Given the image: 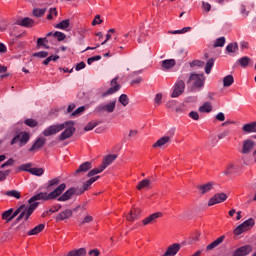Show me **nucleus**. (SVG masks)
Here are the masks:
<instances>
[{"label": "nucleus", "mask_w": 256, "mask_h": 256, "mask_svg": "<svg viewBox=\"0 0 256 256\" xmlns=\"http://www.w3.org/2000/svg\"><path fill=\"white\" fill-rule=\"evenodd\" d=\"M67 189V185L65 183L60 184L55 190L50 192L49 194L47 192H40L34 196H32L29 200V207H24V211L26 214H28L30 217L33 215V211L39 207V202L37 201H49L51 199H57V197L61 196L63 191Z\"/></svg>", "instance_id": "f257e3e1"}, {"label": "nucleus", "mask_w": 256, "mask_h": 256, "mask_svg": "<svg viewBox=\"0 0 256 256\" xmlns=\"http://www.w3.org/2000/svg\"><path fill=\"white\" fill-rule=\"evenodd\" d=\"M61 131L63 132L61 133ZM75 131H77V128H75V122L70 120L62 124H55L47 127L42 132V135L44 137H51V135H57V133H61L58 136V139L59 141H65V139H71V137L75 135Z\"/></svg>", "instance_id": "f03ea898"}, {"label": "nucleus", "mask_w": 256, "mask_h": 256, "mask_svg": "<svg viewBox=\"0 0 256 256\" xmlns=\"http://www.w3.org/2000/svg\"><path fill=\"white\" fill-rule=\"evenodd\" d=\"M192 84V91H201L205 86V75L192 73L187 81V85Z\"/></svg>", "instance_id": "7ed1b4c3"}, {"label": "nucleus", "mask_w": 256, "mask_h": 256, "mask_svg": "<svg viewBox=\"0 0 256 256\" xmlns=\"http://www.w3.org/2000/svg\"><path fill=\"white\" fill-rule=\"evenodd\" d=\"M30 139L31 134H29V132L22 131L15 135V137L11 140L10 145H15V143L19 141V147H25V145L29 143Z\"/></svg>", "instance_id": "20e7f679"}, {"label": "nucleus", "mask_w": 256, "mask_h": 256, "mask_svg": "<svg viewBox=\"0 0 256 256\" xmlns=\"http://www.w3.org/2000/svg\"><path fill=\"white\" fill-rule=\"evenodd\" d=\"M115 107H117V100H113L106 104H99L95 108L96 113H113L115 111Z\"/></svg>", "instance_id": "39448f33"}, {"label": "nucleus", "mask_w": 256, "mask_h": 256, "mask_svg": "<svg viewBox=\"0 0 256 256\" xmlns=\"http://www.w3.org/2000/svg\"><path fill=\"white\" fill-rule=\"evenodd\" d=\"M184 91H185V82L178 78L176 83L174 84L171 97L173 99H175V98L179 97L180 95H183Z\"/></svg>", "instance_id": "423d86ee"}, {"label": "nucleus", "mask_w": 256, "mask_h": 256, "mask_svg": "<svg viewBox=\"0 0 256 256\" xmlns=\"http://www.w3.org/2000/svg\"><path fill=\"white\" fill-rule=\"evenodd\" d=\"M256 148V142L252 139H246L242 142V155H249Z\"/></svg>", "instance_id": "0eeeda50"}, {"label": "nucleus", "mask_w": 256, "mask_h": 256, "mask_svg": "<svg viewBox=\"0 0 256 256\" xmlns=\"http://www.w3.org/2000/svg\"><path fill=\"white\" fill-rule=\"evenodd\" d=\"M227 201V194L225 193H217L208 201V207H213V205H217L219 203H223Z\"/></svg>", "instance_id": "6e6552de"}, {"label": "nucleus", "mask_w": 256, "mask_h": 256, "mask_svg": "<svg viewBox=\"0 0 256 256\" xmlns=\"http://www.w3.org/2000/svg\"><path fill=\"white\" fill-rule=\"evenodd\" d=\"M45 143H47V139L45 137H38L33 145L29 148L30 153H33V151H39V149L45 147Z\"/></svg>", "instance_id": "1a4fd4ad"}, {"label": "nucleus", "mask_w": 256, "mask_h": 256, "mask_svg": "<svg viewBox=\"0 0 256 256\" xmlns=\"http://www.w3.org/2000/svg\"><path fill=\"white\" fill-rule=\"evenodd\" d=\"M117 77L112 79L111 86L106 92L102 94V97H107L109 95H113V93H117L119 89H121V85L117 84Z\"/></svg>", "instance_id": "9d476101"}, {"label": "nucleus", "mask_w": 256, "mask_h": 256, "mask_svg": "<svg viewBox=\"0 0 256 256\" xmlns=\"http://www.w3.org/2000/svg\"><path fill=\"white\" fill-rule=\"evenodd\" d=\"M160 217H163V213L161 212H155L153 214H151L150 216L146 217L142 223L143 225H151L153 223H157V220L160 218Z\"/></svg>", "instance_id": "9b49d317"}, {"label": "nucleus", "mask_w": 256, "mask_h": 256, "mask_svg": "<svg viewBox=\"0 0 256 256\" xmlns=\"http://www.w3.org/2000/svg\"><path fill=\"white\" fill-rule=\"evenodd\" d=\"M79 193V189L77 188H70L68 189L63 195L58 197V201H69L73 195H77Z\"/></svg>", "instance_id": "f8f14e48"}, {"label": "nucleus", "mask_w": 256, "mask_h": 256, "mask_svg": "<svg viewBox=\"0 0 256 256\" xmlns=\"http://www.w3.org/2000/svg\"><path fill=\"white\" fill-rule=\"evenodd\" d=\"M169 143H171V137L170 136H163L160 139H158L154 144H153V148L157 149V147L161 148V147H167L169 145Z\"/></svg>", "instance_id": "ddd939ff"}, {"label": "nucleus", "mask_w": 256, "mask_h": 256, "mask_svg": "<svg viewBox=\"0 0 256 256\" xmlns=\"http://www.w3.org/2000/svg\"><path fill=\"white\" fill-rule=\"evenodd\" d=\"M73 217V210L65 209L61 211L56 217V221H65L66 219H71Z\"/></svg>", "instance_id": "4468645a"}, {"label": "nucleus", "mask_w": 256, "mask_h": 256, "mask_svg": "<svg viewBox=\"0 0 256 256\" xmlns=\"http://www.w3.org/2000/svg\"><path fill=\"white\" fill-rule=\"evenodd\" d=\"M101 176H96V177H92L89 180H87L84 184H83V188L78 189V193L77 195H83L84 191H87V189H89V187H91L92 184L95 183V181H97L98 179H100Z\"/></svg>", "instance_id": "2eb2a0df"}, {"label": "nucleus", "mask_w": 256, "mask_h": 256, "mask_svg": "<svg viewBox=\"0 0 256 256\" xmlns=\"http://www.w3.org/2000/svg\"><path fill=\"white\" fill-rule=\"evenodd\" d=\"M252 248L249 245L242 246L235 250L232 256H247L249 253H251Z\"/></svg>", "instance_id": "dca6fc26"}, {"label": "nucleus", "mask_w": 256, "mask_h": 256, "mask_svg": "<svg viewBox=\"0 0 256 256\" xmlns=\"http://www.w3.org/2000/svg\"><path fill=\"white\" fill-rule=\"evenodd\" d=\"M214 185H215V183L208 182V183L203 184V185H198L197 189H198V191H200L201 195H205V193H209V191H211L213 189Z\"/></svg>", "instance_id": "f3484780"}, {"label": "nucleus", "mask_w": 256, "mask_h": 256, "mask_svg": "<svg viewBox=\"0 0 256 256\" xmlns=\"http://www.w3.org/2000/svg\"><path fill=\"white\" fill-rule=\"evenodd\" d=\"M141 215V209L139 208H133L130 213L127 215L126 219L127 221H135L139 219V216Z\"/></svg>", "instance_id": "a211bd4d"}, {"label": "nucleus", "mask_w": 256, "mask_h": 256, "mask_svg": "<svg viewBox=\"0 0 256 256\" xmlns=\"http://www.w3.org/2000/svg\"><path fill=\"white\" fill-rule=\"evenodd\" d=\"M223 241H225V236H220L206 247V251H213V249L219 247Z\"/></svg>", "instance_id": "6ab92c4d"}, {"label": "nucleus", "mask_w": 256, "mask_h": 256, "mask_svg": "<svg viewBox=\"0 0 256 256\" xmlns=\"http://www.w3.org/2000/svg\"><path fill=\"white\" fill-rule=\"evenodd\" d=\"M223 241H225V236H220L206 247V251H213V249L219 247Z\"/></svg>", "instance_id": "aec40b11"}, {"label": "nucleus", "mask_w": 256, "mask_h": 256, "mask_svg": "<svg viewBox=\"0 0 256 256\" xmlns=\"http://www.w3.org/2000/svg\"><path fill=\"white\" fill-rule=\"evenodd\" d=\"M115 159H117V154H109L104 158L101 166L103 169H107V167H109V165H111Z\"/></svg>", "instance_id": "412c9836"}, {"label": "nucleus", "mask_w": 256, "mask_h": 256, "mask_svg": "<svg viewBox=\"0 0 256 256\" xmlns=\"http://www.w3.org/2000/svg\"><path fill=\"white\" fill-rule=\"evenodd\" d=\"M91 167H93V165L91 164V162L86 161L84 163H82L79 168L76 170V174L79 173H87V171H89V169H91Z\"/></svg>", "instance_id": "4be33fe9"}, {"label": "nucleus", "mask_w": 256, "mask_h": 256, "mask_svg": "<svg viewBox=\"0 0 256 256\" xmlns=\"http://www.w3.org/2000/svg\"><path fill=\"white\" fill-rule=\"evenodd\" d=\"M18 25L21 27H33L35 25V21L29 17H25L22 20L18 21Z\"/></svg>", "instance_id": "5701e85b"}, {"label": "nucleus", "mask_w": 256, "mask_h": 256, "mask_svg": "<svg viewBox=\"0 0 256 256\" xmlns=\"http://www.w3.org/2000/svg\"><path fill=\"white\" fill-rule=\"evenodd\" d=\"M60 183H61L60 177L53 178L48 181L46 189H48V191H53V187H57V185H59Z\"/></svg>", "instance_id": "b1692460"}, {"label": "nucleus", "mask_w": 256, "mask_h": 256, "mask_svg": "<svg viewBox=\"0 0 256 256\" xmlns=\"http://www.w3.org/2000/svg\"><path fill=\"white\" fill-rule=\"evenodd\" d=\"M242 131H244V133H256V122L245 124L242 127Z\"/></svg>", "instance_id": "393cba45"}, {"label": "nucleus", "mask_w": 256, "mask_h": 256, "mask_svg": "<svg viewBox=\"0 0 256 256\" xmlns=\"http://www.w3.org/2000/svg\"><path fill=\"white\" fill-rule=\"evenodd\" d=\"M176 61L175 59H167V60H163L161 62V67L162 69H173V67L176 65Z\"/></svg>", "instance_id": "a878e982"}, {"label": "nucleus", "mask_w": 256, "mask_h": 256, "mask_svg": "<svg viewBox=\"0 0 256 256\" xmlns=\"http://www.w3.org/2000/svg\"><path fill=\"white\" fill-rule=\"evenodd\" d=\"M13 211V208H10L2 213V219L6 221V223L13 221Z\"/></svg>", "instance_id": "bb28decb"}, {"label": "nucleus", "mask_w": 256, "mask_h": 256, "mask_svg": "<svg viewBox=\"0 0 256 256\" xmlns=\"http://www.w3.org/2000/svg\"><path fill=\"white\" fill-rule=\"evenodd\" d=\"M87 250L85 248L74 249L67 253V256H86Z\"/></svg>", "instance_id": "cd10ccee"}, {"label": "nucleus", "mask_w": 256, "mask_h": 256, "mask_svg": "<svg viewBox=\"0 0 256 256\" xmlns=\"http://www.w3.org/2000/svg\"><path fill=\"white\" fill-rule=\"evenodd\" d=\"M149 187H151V180L149 179H144L137 185L138 191H141L142 189H149Z\"/></svg>", "instance_id": "c85d7f7f"}, {"label": "nucleus", "mask_w": 256, "mask_h": 256, "mask_svg": "<svg viewBox=\"0 0 256 256\" xmlns=\"http://www.w3.org/2000/svg\"><path fill=\"white\" fill-rule=\"evenodd\" d=\"M46 37H55L58 41H63L65 40L66 35L63 32L56 31L55 33L49 32L46 34Z\"/></svg>", "instance_id": "c756f323"}, {"label": "nucleus", "mask_w": 256, "mask_h": 256, "mask_svg": "<svg viewBox=\"0 0 256 256\" xmlns=\"http://www.w3.org/2000/svg\"><path fill=\"white\" fill-rule=\"evenodd\" d=\"M45 229V224H39L36 227H34L32 230H30L27 235H39L41 231Z\"/></svg>", "instance_id": "7c9ffc66"}, {"label": "nucleus", "mask_w": 256, "mask_h": 256, "mask_svg": "<svg viewBox=\"0 0 256 256\" xmlns=\"http://www.w3.org/2000/svg\"><path fill=\"white\" fill-rule=\"evenodd\" d=\"M213 111V106H211V103L206 102L204 105L199 107L200 113H211Z\"/></svg>", "instance_id": "2f4dec72"}, {"label": "nucleus", "mask_w": 256, "mask_h": 256, "mask_svg": "<svg viewBox=\"0 0 256 256\" xmlns=\"http://www.w3.org/2000/svg\"><path fill=\"white\" fill-rule=\"evenodd\" d=\"M235 83V78H233V75H227L223 78V87H231Z\"/></svg>", "instance_id": "473e14b6"}, {"label": "nucleus", "mask_w": 256, "mask_h": 256, "mask_svg": "<svg viewBox=\"0 0 256 256\" xmlns=\"http://www.w3.org/2000/svg\"><path fill=\"white\" fill-rule=\"evenodd\" d=\"M103 171H105V168L100 165L88 172L87 177H95V175H99V173H103Z\"/></svg>", "instance_id": "72a5a7b5"}, {"label": "nucleus", "mask_w": 256, "mask_h": 256, "mask_svg": "<svg viewBox=\"0 0 256 256\" xmlns=\"http://www.w3.org/2000/svg\"><path fill=\"white\" fill-rule=\"evenodd\" d=\"M213 65H215V60L213 58H210L205 66V73L206 75H209L211 73V70L213 69Z\"/></svg>", "instance_id": "f704fd0d"}, {"label": "nucleus", "mask_w": 256, "mask_h": 256, "mask_svg": "<svg viewBox=\"0 0 256 256\" xmlns=\"http://www.w3.org/2000/svg\"><path fill=\"white\" fill-rule=\"evenodd\" d=\"M239 65L243 68L249 67V63H251V58L244 56L238 60Z\"/></svg>", "instance_id": "c9c22d12"}, {"label": "nucleus", "mask_w": 256, "mask_h": 256, "mask_svg": "<svg viewBox=\"0 0 256 256\" xmlns=\"http://www.w3.org/2000/svg\"><path fill=\"white\" fill-rule=\"evenodd\" d=\"M237 49H239V45L237 44V42L230 43L226 46V51L228 53H235V51H237Z\"/></svg>", "instance_id": "e433bc0d"}, {"label": "nucleus", "mask_w": 256, "mask_h": 256, "mask_svg": "<svg viewBox=\"0 0 256 256\" xmlns=\"http://www.w3.org/2000/svg\"><path fill=\"white\" fill-rule=\"evenodd\" d=\"M7 197H14L15 199H21V192L17 190H10L5 193Z\"/></svg>", "instance_id": "4c0bfd02"}, {"label": "nucleus", "mask_w": 256, "mask_h": 256, "mask_svg": "<svg viewBox=\"0 0 256 256\" xmlns=\"http://www.w3.org/2000/svg\"><path fill=\"white\" fill-rule=\"evenodd\" d=\"M119 103H121L123 107H127V105H129V97L126 94H121L119 97Z\"/></svg>", "instance_id": "58836bf2"}, {"label": "nucleus", "mask_w": 256, "mask_h": 256, "mask_svg": "<svg viewBox=\"0 0 256 256\" xmlns=\"http://www.w3.org/2000/svg\"><path fill=\"white\" fill-rule=\"evenodd\" d=\"M31 175H35L36 177H41L45 173V170L43 168H32L30 170Z\"/></svg>", "instance_id": "ea45409f"}, {"label": "nucleus", "mask_w": 256, "mask_h": 256, "mask_svg": "<svg viewBox=\"0 0 256 256\" xmlns=\"http://www.w3.org/2000/svg\"><path fill=\"white\" fill-rule=\"evenodd\" d=\"M69 19L62 20L59 24L56 25V29H67L69 27Z\"/></svg>", "instance_id": "a19ab883"}, {"label": "nucleus", "mask_w": 256, "mask_h": 256, "mask_svg": "<svg viewBox=\"0 0 256 256\" xmlns=\"http://www.w3.org/2000/svg\"><path fill=\"white\" fill-rule=\"evenodd\" d=\"M24 123L25 125H27V127H31V128L37 127V125H39V123L35 119H26Z\"/></svg>", "instance_id": "79ce46f5"}, {"label": "nucleus", "mask_w": 256, "mask_h": 256, "mask_svg": "<svg viewBox=\"0 0 256 256\" xmlns=\"http://www.w3.org/2000/svg\"><path fill=\"white\" fill-rule=\"evenodd\" d=\"M225 37H220V38H217L215 43H214V47H225Z\"/></svg>", "instance_id": "37998d69"}, {"label": "nucleus", "mask_w": 256, "mask_h": 256, "mask_svg": "<svg viewBox=\"0 0 256 256\" xmlns=\"http://www.w3.org/2000/svg\"><path fill=\"white\" fill-rule=\"evenodd\" d=\"M33 164L31 163H26L20 166V171H27L28 173H31V170H33Z\"/></svg>", "instance_id": "c03bdc74"}, {"label": "nucleus", "mask_w": 256, "mask_h": 256, "mask_svg": "<svg viewBox=\"0 0 256 256\" xmlns=\"http://www.w3.org/2000/svg\"><path fill=\"white\" fill-rule=\"evenodd\" d=\"M243 223L244 227H246V229L249 231V229H251L255 225V220L253 218H250L244 221Z\"/></svg>", "instance_id": "a18cd8bd"}, {"label": "nucleus", "mask_w": 256, "mask_h": 256, "mask_svg": "<svg viewBox=\"0 0 256 256\" xmlns=\"http://www.w3.org/2000/svg\"><path fill=\"white\" fill-rule=\"evenodd\" d=\"M97 125H99V122H89L84 127V131H93V129H95V127H97Z\"/></svg>", "instance_id": "49530a36"}, {"label": "nucleus", "mask_w": 256, "mask_h": 256, "mask_svg": "<svg viewBox=\"0 0 256 256\" xmlns=\"http://www.w3.org/2000/svg\"><path fill=\"white\" fill-rule=\"evenodd\" d=\"M33 57H38L39 59H45V57H49V52L40 51L33 54Z\"/></svg>", "instance_id": "de8ad7c7"}, {"label": "nucleus", "mask_w": 256, "mask_h": 256, "mask_svg": "<svg viewBox=\"0 0 256 256\" xmlns=\"http://www.w3.org/2000/svg\"><path fill=\"white\" fill-rule=\"evenodd\" d=\"M45 11H47L45 8L42 9H34L33 10V15L35 17H43L45 15Z\"/></svg>", "instance_id": "09e8293b"}, {"label": "nucleus", "mask_w": 256, "mask_h": 256, "mask_svg": "<svg viewBox=\"0 0 256 256\" xmlns=\"http://www.w3.org/2000/svg\"><path fill=\"white\" fill-rule=\"evenodd\" d=\"M59 209H61V204H57V205L53 206L52 208H50L48 211H46V215H51L53 213H57V211H59Z\"/></svg>", "instance_id": "8fccbe9b"}, {"label": "nucleus", "mask_w": 256, "mask_h": 256, "mask_svg": "<svg viewBox=\"0 0 256 256\" xmlns=\"http://www.w3.org/2000/svg\"><path fill=\"white\" fill-rule=\"evenodd\" d=\"M95 61H101V55L93 56L87 59L88 65H93Z\"/></svg>", "instance_id": "3c124183"}, {"label": "nucleus", "mask_w": 256, "mask_h": 256, "mask_svg": "<svg viewBox=\"0 0 256 256\" xmlns=\"http://www.w3.org/2000/svg\"><path fill=\"white\" fill-rule=\"evenodd\" d=\"M10 173L11 170L0 171V181H5Z\"/></svg>", "instance_id": "603ef678"}, {"label": "nucleus", "mask_w": 256, "mask_h": 256, "mask_svg": "<svg viewBox=\"0 0 256 256\" xmlns=\"http://www.w3.org/2000/svg\"><path fill=\"white\" fill-rule=\"evenodd\" d=\"M203 65H205V62L201 60H194L190 62V67H203Z\"/></svg>", "instance_id": "864d4df0"}, {"label": "nucleus", "mask_w": 256, "mask_h": 256, "mask_svg": "<svg viewBox=\"0 0 256 256\" xmlns=\"http://www.w3.org/2000/svg\"><path fill=\"white\" fill-rule=\"evenodd\" d=\"M233 171H235V165L229 164L224 171V175H232Z\"/></svg>", "instance_id": "5fc2aeb1"}, {"label": "nucleus", "mask_w": 256, "mask_h": 256, "mask_svg": "<svg viewBox=\"0 0 256 256\" xmlns=\"http://www.w3.org/2000/svg\"><path fill=\"white\" fill-rule=\"evenodd\" d=\"M85 111V106H81L78 109H76L74 112H72V117H78V115H81Z\"/></svg>", "instance_id": "6e6d98bb"}, {"label": "nucleus", "mask_w": 256, "mask_h": 256, "mask_svg": "<svg viewBox=\"0 0 256 256\" xmlns=\"http://www.w3.org/2000/svg\"><path fill=\"white\" fill-rule=\"evenodd\" d=\"M25 209V205L22 204L18 209H16L13 213H12V218L15 219V217H17V215H19V213H21V211H23Z\"/></svg>", "instance_id": "4d7b16f0"}, {"label": "nucleus", "mask_w": 256, "mask_h": 256, "mask_svg": "<svg viewBox=\"0 0 256 256\" xmlns=\"http://www.w3.org/2000/svg\"><path fill=\"white\" fill-rule=\"evenodd\" d=\"M37 47H44V49H49V45L45 44L43 42V38H38L37 39Z\"/></svg>", "instance_id": "13d9d810"}, {"label": "nucleus", "mask_w": 256, "mask_h": 256, "mask_svg": "<svg viewBox=\"0 0 256 256\" xmlns=\"http://www.w3.org/2000/svg\"><path fill=\"white\" fill-rule=\"evenodd\" d=\"M53 14L57 17V8H50L49 14L47 15V19H53Z\"/></svg>", "instance_id": "bf43d9fd"}, {"label": "nucleus", "mask_w": 256, "mask_h": 256, "mask_svg": "<svg viewBox=\"0 0 256 256\" xmlns=\"http://www.w3.org/2000/svg\"><path fill=\"white\" fill-rule=\"evenodd\" d=\"M188 116L194 121H199V113L195 111H191Z\"/></svg>", "instance_id": "052dcab7"}, {"label": "nucleus", "mask_w": 256, "mask_h": 256, "mask_svg": "<svg viewBox=\"0 0 256 256\" xmlns=\"http://www.w3.org/2000/svg\"><path fill=\"white\" fill-rule=\"evenodd\" d=\"M93 221V216L87 215L84 217L83 221L80 222V225H85V223H91Z\"/></svg>", "instance_id": "680f3d73"}, {"label": "nucleus", "mask_w": 256, "mask_h": 256, "mask_svg": "<svg viewBox=\"0 0 256 256\" xmlns=\"http://www.w3.org/2000/svg\"><path fill=\"white\" fill-rule=\"evenodd\" d=\"M162 99H163V94L158 93V94H156V96H155L154 103H155L156 105H160Z\"/></svg>", "instance_id": "e2e57ef3"}, {"label": "nucleus", "mask_w": 256, "mask_h": 256, "mask_svg": "<svg viewBox=\"0 0 256 256\" xmlns=\"http://www.w3.org/2000/svg\"><path fill=\"white\" fill-rule=\"evenodd\" d=\"M202 9H204L206 13H209V11H211V5L209 4V2H202Z\"/></svg>", "instance_id": "0e129e2a"}, {"label": "nucleus", "mask_w": 256, "mask_h": 256, "mask_svg": "<svg viewBox=\"0 0 256 256\" xmlns=\"http://www.w3.org/2000/svg\"><path fill=\"white\" fill-rule=\"evenodd\" d=\"M103 20H101V15H96L95 19L92 22V25H101Z\"/></svg>", "instance_id": "69168bd1"}, {"label": "nucleus", "mask_w": 256, "mask_h": 256, "mask_svg": "<svg viewBox=\"0 0 256 256\" xmlns=\"http://www.w3.org/2000/svg\"><path fill=\"white\" fill-rule=\"evenodd\" d=\"M242 233H245V230L239 225L234 230V235H241Z\"/></svg>", "instance_id": "338daca9"}, {"label": "nucleus", "mask_w": 256, "mask_h": 256, "mask_svg": "<svg viewBox=\"0 0 256 256\" xmlns=\"http://www.w3.org/2000/svg\"><path fill=\"white\" fill-rule=\"evenodd\" d=\"M216 119H217V121H225V114L223 112H219L216 115Z\"/></svg>", "instance_id": "774afa93"}]
</instances>
